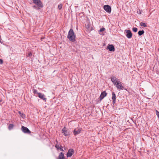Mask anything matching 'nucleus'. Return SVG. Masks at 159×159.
Masks as SVG:
<instances>
[{
	"label": "nucleus",
	"instance_id": "1",
	"mask_svg": "<svg viewBox=\"0 0 159 159\" xmlns=\"http://www.w3.org/2000/svg\"><path fill=\"white\" fill-rule=\"evenodd\" d=\"M76 35L75 33L72 29H70L69 31L68 34L67 35V38L70 41L74 42L76 40Z\"/></svg>",
	"mask_w": 159,
	"mask_h": 159
},
{
	"label": "nucleus",
	"instance_id": "2",
	"mask_svg": "<svg viewBox=\"0 0 159 159\" xmlns=\"http://www.w3.org/2000/svg\"><path fill=\"white\" fill-rule=\"evenodd\" d=\"M33 3L38 7V9L43 8V5L41 0H33Z\"/></svg>",
	"mask_w": 159,
	"mask_h": 159
},
{
	"label": "nucleus",
	"instance_id": "3",
	"mask_svg": "<svg viewBox=\"0 0 159 159\" xmlns=\"http://www.w3.org/2000/svg\"><path fill=\"white\" fill-rule=\"evenodd\" d=\"M111 80L114 85L119 84H120V82L119 80L117 78L116 76H113L111 77Z\"/></svg>",
	"mask_w": 159,
	"mask_h": 159
},
{
	"label": "nucleus",
	"instance_id": "4",
	"mask_svg": "<svg viewBox=\"0 0 159 159\" xmlns=\"http://www.w3.org/2000/svg\"><path fill=\"white\" fill-rule=\"evenodd\" d=\"M61 132L65 136H69L70 134V132L67 129L66 127H64L62 129Z\"/></svg>",
	"mask_w": 159,
	"mask_h": 159
},
{
	"label": "nucleus",
	"instance_id": "5",
	"mask_svg": "<svg viewBox=\"0 0 159 159\" xmlns=\"http://www.w3.org/2000/svg\"><path fill=\"white\" fill-rule=\"evenodd\" d=\"M82 130L81 128H75L73 131V134L75 136H76L80 134Z\"/></svg>",
	"mask_w": 159,
	"mask_h": 159
},
{
	"label": "nucleus",
	"instance_id": "6",
	"mask_svg": "<svg viewBox=\"0 0 159 159\" xmlns=\"http://www.w3.org/2000/svg\"><path fill=\"white\" fill-rule=\"evenodd\" d=\"M125 33H126V36L128 39H130L132 36V34L130 30H125L124 31Z\"/></svg>",
	"mask_w": 159,
	"mask_h": 159
},
{
	"label": "nucleus",
	"instance_id": "7",
	"mask_svg": "<svg viewBox=\"0 0 159 159\" xmlns=\"http://www.w3.org/2000/svg\"><path fill=\"white\" fill-rule=\"evenodd\" d=\"M103 8L104 10L107 13H110L111 11V7L108 5H105L103 6Z\"/></svg>",
	"mask_w": 159,
	"mask_h": 159
},
{
	"label": "nucleus",
	"instance_id": "8",
	"mask_svg": "<svg viewBox=\"0 0 159 159\" xmlns=\"http://www.w3.org/2000/svg\"><path fill=\"white\" fill-rule=\"evenodd\" d=\"M22 131L25 133L30 134L31 131L26 127L22 126L21 128Z\"/></svg>",
	"mask_w": 159,
	"mask_h": 159
},
{
	"label": "nucleus",
	"instance_id": "9",
	"mask_svg": "<svg viewBox=\"0 0 159 159\" xmlns=\"http://www.w3.org/2000/svg\"><path fill=\"white\" fill-rule=\"evenodd\" d=\"M74 153V150L72 148H70L68 150L66 154V156L67 157H71L72 156Z\"/></svg>",
	"mask_w": 159,
	"mask_h": 159
},
{
	"label": "nucleus",
	"instance_id": "10",
	"mask_svg": "<svg viewBox=\"0 0 159 159\" xmlns=\"http://www.w3.org/2000/svg\"><path fill=\"white\" fill-rule=\"evenodd\" d=\"M106 49H108L111 52H114L115 50L114 47L112 44H109Z\"/></svg>",
	"mask_w": 159,
	"mask_h": 159
},
{
	"label": "nucleus",
	"instance_id": "11",
	"mask_svg": "<svg viewBox=\"0 0 159 159\" xmlns=\"http://www.w3.org/2000/svg\"><path fill=\"white\" fill-rule=\"evenodd\" d=\"M38 97L40 98L41 99L44 101L45 102L46 101L47 98H46L45 95L41 93H38Z\"/></svg>",
	"mask_w": 159,
	"mask_h": 159
},
{
	"label": "nucleus",
	"instance_id": "12",
	"mask_svg": "<svg viewBox=\"0 0 159 159\" xmlns=\"http://www.w3.org/2000/svg\"><path fill=\"white\" fill-rule=\"evenodd\" d=\"M107 93H106L105 91L102 92L99 97V98L100 99V100H102L105 97L107 96Z\"/></svg>",
	"mask_w": 159,
	"mask_h": 159
},
{
	"label": "nucleus",
	"instance_id": "13",
	"mask_svg": "<svg viewBox=\"0 0 159 159\" xmlns=\"http://www.w3.org/2000/svg\"><path fill=\"white\" fill-rule=\"evenodd\" d=\"M112 99L113 101V104L114 105V104L115 103L116 100V95L114 92H113L112 93Z\"/></svg>",
	"mask_w": 159,
	"mask_h": 159
},
{
	"label": "nucleus",
	"instance_id": "14",
	"mask_svg": "<svg viewBox=\"0 0 159 159\" xmlns=\"http://www.w3.org/2000/svg\"><path fill=\"white\" fill-rule=\"evenodd\" d=\"M116 87L117 89H119L121 90H123L124 89V87L122 86L121 84V83L119 84H116Z\"/></svg>",
	"mask_w": 159,
	"mask_h": 159
},
{
	"label": "nucleus",
	"instance_id": "15",
	"mask_svg": "<svg viewBox=\"0 0 159 159\" xmlns=\"http://www.w3.org/2000/svg\"><path fill=\"white\" fill-rule=\"evenodd\" d=\"M58 159H65L63 153L61 152L60 153Z\"/></svg>",
	"mask_w": 159,
	"mask_h": 159
},
{
	"label": "nucleus",
	"instance_id": "16",
	"mask_svg": "<svg viewBox=\"0 0 159 159\" xmlns=\"http://www.w3.org/2000/svg\"><path fill=\"white\" fill-rule=\"evenodd\" d=\"M18 113L20 115V116L23 118L25 117V115L23 113H22L21 111H19L18 112Z\"/></svg>",
	"mask_w": 159,
	"mask_h": 159
},
{
	"label": "nucleus",
	"instance_id": "17",
	"mask_svg": "<svg viewBox=\"0 0 159 159\" xmlns=\"http://www.w3.org/2000/svg\"><path fill=\"white\" fill-rule=\"evenodd\" d=\"M144 33V31L143 30H140L138 32V34L139 36H141Z\"/></svg>",
	"mask_w": 159,
	"mask_h": 159
},
{
	"label": "nucleus",
	"instance_id": "18",
	"mask_svg": "<svg viewBox=\"0 0 159 159\" xmlns=\"http://www.w3.org/2000/svg\"><path fill=\"white\" fill-rule=\"evenodd\" d=\"M14 126V125L13 124H9L8 127V129L9 130H11L12 129Z\"/></svg>",
	"mask_w": 159,
	"mask_h": 159
},
{
	"label": "nucleus",
	"instance_id": "19",
	"mask_svg": "<svg viewBox=\"0 0 159 159\" xmlns=\"http://www.w3.org/2000/svg\"><path fill=\"white\" fill-rule=\"evenodd\" d=\"M139 25L141 26H143L144 27H147V26L146 23L142 22H140Z\"/></svg>",
	"mask_w": 159,
	"mask_h": 159
},
{
	"label": "nucleus",
	"instance_id": "20",
	"mask_svg": "<svg viewBox=\"0 0 159 159\" xmlns=\"http://www.w3.org/2000/svg\"><path fill=\"white\" fill-rule=\"evenodd\" d=\"M33 92L34 94H38V93H38L37 92V90L36 89H34L33 90Z\"/></svg>",
	"mask_w": 159,
	"mask_h": 159
},
{
	"label": "nucleus",
	"instance_id": "21",
	"mask_svg": "<svg viewBox=\"0 0 159 159\" xmlns=\"http://www.w3.org/2000/svg\"><path fill=\"white\" fill-rule=\"evenodd\" d=\"M132 30L134 32H136L138 30V29L136 27H134L132 28Z\"/></svg>",
	"mask_w": 159,
	"mask_h": 159
},
{
	"label": "nucleus",
	"instance_id": "22",
	"mask_svg": "<svg viewBox=\"0 0 159 159\" xmlns=\"http://www.w3.org/2000/svg\"><path fill=\"white\" fill-rule=\"evenodd\" d=\"M62 5L61 4L59 5L58 6V8L59 10H61L62 8Z\"/></svg>",
	"mask_w": 159,
	"mask_h": 159
},
{
	"label": "nucleus",
	"instance_id": "23",
	"mask_svg": "<svg viewBox=\"0 0 159 159\" xmlns=\"http://www.w3.org/2000/svg\"><path fill=\"white\" fill-rule=\"evenodd\" d=\"M27 56H28L29 57H31L32 56V54L31 52H29L28 53Z\"/></svg>",
	"mask_w": 159,
	"mask_h": 159
},
{
	"label": "nucleus",
	"instance_id": "24",
	"mask_svg": "<svg viewBox=\"0 0 159 159\" xmlns=\"http://www.w3.org/2000/svg\"><path fill=\"white\" fill-rule=\"evenodd\" d=\"M33 8H34L38 10H40V9H38V7L37 5H34L33 7Z\"/></svg>",
	"mask_w": 159,
	"mask_h": 159
},
{
	"label": "nucleus",
	"instance_id": "25",
	"mask_svg": "<svg viewBox=\"0 0 159 159\" xmlns=\"http://www.w3.org/2000/svg\"><path fill=\"white\" fill-rule=\"evenodd\" d=\"M105 30V29L104 27H102L100 30L99 32H102L103 31H104Z\"/></svg>",
	"mask_w": 159,
	"mask_h": 159
},
{
	"label": "nucleus",
	"instance_id": "26",
	"mask_svg": "<svg viewBox=\"0 0 159 159\" xmlns=\"http://www.w3.org/2000/svg\"><path fill=\"white\" fill-rule=\"evenodd\" d=\"M55 147L57 148V149H59V144H57L55 145Z\"/></svg>",
	"mask_w": 159,
	"mask_h": 159
},
{
	"label": "nucleus",
	"instance_id": "27",
	"mask_svg": "<svg viewBox=\"0 0 159 159\" xmlns=\"http://www.w3.org/2000/svg\"><path fill=\"white\" fill-rule=\"evenodd\" d=\"M156 115L157 116V117L159 116V112L157 110H156Z\"/></svg>",
	"mask_w": 159,
	"mask_h": 159
},
{
	"label": "nucleus",
	"instance_id": "28",
	"mask_svg": "<svg viewBox=\"0 0 159 159\" xmlns=\"http://www.w3.org/2000/svg\"><path fill=\"white\" fill-rule=\"evenodd\" d=\"M3 63V61L2 59H0V64H2Z\"/></svg>",
	"mask_w": 159,
	"mask_h": 159
},
{
	"label": "nucleus",
	"instance_id": "29",
	"mask_svg": "<svg viewBox=\"0 0 159 159\" xmlns=\"http://www.w3.org/2000/svg\"><path fill=\"white\" fill-rule=\"evenodd\" d=\"M86 28H87V29H89V25H87V26H86Z\"/></svg>",
	"mask_w": 159,
	"mask_h": 159
},
{
	"label": "nucleus",
	"instance_id": "30",
	"mask_svg": "<svg viewBox=\"0 0 159 159\" xmlns=\"http://www.w3.org/2000/svg\"><path fill=\"white\" fill-rule=\"evenodd\" d=\"M59 149H60V150H61V151H64V150H63V149L62 148H59Z\"/></svg>",
	"mask_w": 159,
	"mask_h": 159
},
{
	"label": "nucleus",
	"instance_id": "31",
	"mask_svg": "<svg viewBox=\"0 0 159 159\" xmlns=\"http://www.w3.org/2000/svg\"><path fill=\"white\" fill-rule=\"evenodd\" d=\"M1 40H2L1 38V37H0V42L1 43H2L1 41Z\"/></svg>",
	"mask_w": 159,
	"mask_h": 159
},
{
	"label": "nucleus",
	"instance_id": "32",
	"mask_svg": "<svg viewBox=\"0 0 159 159\" xmlns=\"http://www.w3.org/2000/svg\"><path fill=\"white\" fill-rule=\"evenodd\" d=\"M56 142H57V143H58V141H57V140H56Z\"/></svg>",
	"mask_w": 159,
	"mask_h": 159
},
{
	"label": "nucleus",
	"instance_id": "33",
	"mask_svg": "<svg viewBox=\"0 0 159 159\" xmlns=\"http://www.w3.org/2000/svg\"><path fill=\"white\" fill-rule=\"evenodd\" d=\"M1 101H1V100H0V102H1Z\"/></svg>",
	"mask_w": 159,
	"mask_h": 159
}]
</instances>
